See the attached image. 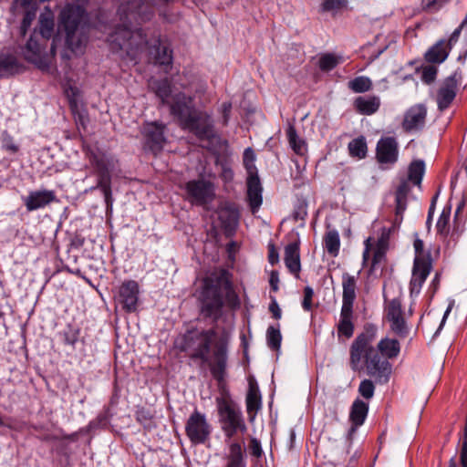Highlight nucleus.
<instances>
[{"label": "nucleus", "instance_id": "f704fd0d", "mask_svg": "<svg viewBox=\"0 0 467 467\" xmlns=\"http://www.w3.org/2000/svg\"><path fill=\"white\" fill-rule=\"evenodd\" d=\"M425 172V163L421 160L413 161L408 169V179L414 185H420Z\"/></svg>", "mask_w": 467, "mask_h": 467}, {"label": "nucleus", "instance_id": "ddd939ff", "mask_svg": "<svg viewBox=\"0 0 467 467\" xmlns=\"http://www.w3.org/2000/svg\"><path fill=\"white\" fill-rule=\"evenodd\" d=\"M462 73L454 71L441 84L436 96V101L440 111L447 109L454 100L458 86L461 84Z\"/></svg>", "mask_w": 467, "mask_h": 467}, {"label": "nucleus", "instance_id": "c756f323", "mask_svg": "<svg viewBox=\"0 0 467 467\" xmlns=\"http://www.w3.org/2000/svg\"><path fill=\"white\" fill-rule=\"evenodd\" d=\"M451 48L445 40H440L433 45L425 54V58L431 63H442L448 57Z\"/></svg>", "mask_w": 467, "mask_h": 467}, {"label": "nucleus", "instance_id": "393cba45", "mask_svg": "<svg viewBox=\"0 0 467 467\" xmlns=\"http://www.w3.org/2000/svg\"><path fill=\"white\" fill-rule=\"evenodd\" d=\"M23 66L15 55L0 54V78H7L22 71Z\"/></svg>", "mask_w": 467, "mask_h": 467}, {"label": "nucleus", "instance_id": "c03bdc74", "mask_svg": "<svg viewBox=\"0 0 467 467\" xmlns=\"http://www.w3.org/2000/svg\"><path fill=\"white\" fill-rule=\"evenodd\" d=\"M375 386L371 379H363L358 386V393L367 400H370L374 396Z\"/></svg>", "mask_w": 467, "mask_h": 467}, {"label": "nucleus", "instance_id": "aec40b11", "mask_svg": "<svg viewBox=\"0 0 467 467\" xmlns=\"http://www.w3.org/2000/svg\"><path fill=\"white\" fill-rule=\"evenodd\" d=\"M410 182L407 180H402L396 189L394 226H399L403 220V214L407 209L408 196L410 193Z\"/></svg>", "mask_w": 467, "mask_h": 467}, {"label": "nucleus", "instance_id": "b1692460", "mask_svg": "<svg viewBox=\"0 0 467 467\" xmlns=\"http://www.w3.org/2000/svg\"><path fill=\"white\" fill-rule=\"evenodd\" d=\"M245 402L250 420H253L255 413L261 408V393L256 381L253 379H249V389Z\"/></svg>", "mask_w": 467, "mask_h": 467}, {"label": "nucleus", "instance_id": "bb28decb", "mask_svg": "<svg viewBox=\"0 0 467 467\" xmlns=\"http://www.w3.org/2000/svg\"><path fill=\"white\" fill-rule=\"evenodd\" d=\"M148 85L150 89L161 99L162 105L168 103L171 94V83L169 78L156 79L151 78Z\"/></svg>", "mask_w": 467, "mask_h": 467}, {"label": "nucleus", "instance_id": "5fc2aeb1", "mask_svg": "<svg viewBox=\"0 0 467 467\" xmlns=\"http://www.w3.org/2000/svg\"><path fill=\"white\" fill-rule=\"evenodd\" d=\"M11 8L13 11H16L18 8L24 10L37 8V2L36 0H13Z\"/></svg>", "mask_w": 467, "mask_h": 467}, {"label": "nucleus", "instance_id": "dca6fc26", "mask_svg": "<svg viewBox=\"0 0 467 467\" xmlns=\"http://www.w3.org/2000/svg\"><path fill=\"white\" fill-rule=\"evenodd\" d=\"M399 143L394 137H382L376 146V160L379 164L393 165L398 161Z\"/></svg>", "mask_w": 467, "mask_h": 467}, {"label": "nucleus", "instance_id": "6e6d98bb", "mask_svg": "<svg viewBox=\"0 0 467 467\" xmlns=\"http://www.w3.org/2000/svg\"><path fill=\"white\" fill-rule=\"evenodd\" d=\"M228 459L244 461L243 449L239 442H232L230 444Z\"/></svg>", "mask_w": 467, "mask_h": 467}, {"label": "nucleus", "instance_id": "20e7f679", "mask_svg": "<svg viewBox=\"0 0 467 467\" xmlns=\"http://www.w3.org/2000/svg\"><path fill=\"white\" fill-rule=\"evenodd\" d=\"M170 112L176 119L180 128L192 133L199 140L215 138L213 119L207 111L198 109L193 99L179 92L172 97Z\"/></svg>", "mask_w": 467, "mask_h": 467}, {"label": "nucleus", "instance_id": "603ef678", "mask_svg": "<svg viewBox=\"0 0 467 467\" xmlns=\"http://www.w3.org/2000/svg\"><path fill=\"white\" fill-rule=\"evenodd\" d=\"M387 250L375 247L369 272L372 273L379 265L385 261Z\"/></svg>", "mask_w": 467, "mask_h": 467}, {"label": "nucleus", "instance_id": "f3484780", "mask_svg": "<svg viewBox=\"0 0 467 467\" xmlns=\"http://www.w3.org/2000/svg\"><path fill=\"white\" fill-rule=\"evenodd\" d=\"M57 201L56 192L47 189L31 191L26 197L23 198V202L27 212L43 209Z\"/></svg>", "mask_w": 467, "mask_h": 467}, {"label": "nucleus", "instance_id": "4c0bfd02", "mask_svg": "<svg viewBox=\"0 0 467 467\" xmlns=\"http://www.w3.org/2000/svg\"><path fill=\"white\" fill-rule=\"evenodd\" d=\"M244 166L247 172V178L259 177L255 166V154L251 148H246L243 156Z\"/></svg>", "mask_w": 467, "mask_h": 467}, {"label": "nucleus", "instance_id": "cd10ccee", "mask_svg": "<svg viewBox=\"0 0 467 467\" xmlns=\"http://www.w3.org/2000/svg\"><path fill=\"white\" fill-rule=\"evenodd\" d=\"M24 57L37 67H43L42 48L33 36L29 37L25 46Z\"/></svg>", "mask_w": 467, "mask_h": 467}, {"label": "nucleus", "instance_id": "09e8293b", "mask_svg": "<svg viewBox=\"0 0 467 467\" xmlns=\"http://www.w3.org/2000/svg\"><path fill=\"white\" fill-rule=\"evenodd\" d=\"M413 246L415 250L414 259H425L432 262L431 254L429 252L425 253L424 251V244L422 240H420V238H416Z\"/></svg>", "mask_w": 467, "mask_h": 467}, {"label": "nucleus", "instance_id": "4be33fe9", "mask_svg": "<svg viewBox=\"0 0 467 467\" xmlns=\"http://www.w3.org/2000/svg\"><path fill=\"white\" fill-rule=\"evenodd\" d=\"M246 184L247 201L252 213L254 214L259 210L263 202V188L259 177L247 178Z\"/></svg>", "mask_w": 467, "mask_h": 467}, {"label": "nucleus", "instance_id": "2f4dec72", "mask_svg": "<svg viewBox=\"0 0 467 467\" xmlns=\"http://www.w3.org/2000/svg\"><path fill=\"white\" fill-rule=\"evenodd\" d=\"M285 132L293 151L298 156H305L307 152V145L303 139L298 137L296 128L289 125Z\"/></svg>", "mask_w": 467, "mask_h": 467}, {"label": "nucleus", "instance_id": "de8ad7c7", "mask_svg": "<svg viewBox=\"0 0 467 467\" xmlns=\"http://www.w3.org/2000/svg\"><path fill=\"white\" fill-rule=\"evenodd\" d=\"M39 31L44 38L49 39L52 36L54 31L53 20L49 18H42L40 20Z\"/></svg>", "mask_w": 467, "mask_h": 467}, {"label": "nucleus", "instance_id": "e2e57ef3", "mask_svg": "<svg viewBox=\"0 0 467 467\" xmlns=\"http://www.w3.org/2000/svg\"><path fill=\"white\" fill-rule=\"evenodd\" d=\"M269 311L272 313V316L275 319L278 320L282 317V311L277 304L276 300L274 298L269 305Z\"/></svg>", "mask_w": 467, "mask_h": 467}, {"label": "nucleus", "instance_id": "a18cd8bd", "mask_svg": "<svg viewBox=\"0 0 467 467\" xmlns=\"http://www.w3.org/2000/svg\"><path fill=\"white\" fill-rule=\"evenodd\" d=\"M37 8H31L25 10L24 17L21 22L20 31L23 36L26 35L27 29L30 27L33 20L36 17Z\"/></svg>", "mask_w": 467, "mask_h": 467}, {"label": "nucleus", "instance_id": "ea45409f", "mask_svg": "<svg viewBox=\"0 0 467 467\" xmlns=\"http://www.w3.org/2000/svg\"><path fill=\"white\" fill-rule=\"evenodd\" d=\"M348 88L356 93H363L371 89L372 82L365 76H359L348 82Z\"/></svg>", "mask_w": 467, "mask_h": 467}, {"label": "nucleus", "instance_id": "6ab92c4d", "mask_svg": "<svg viewBox=\"0 0 467 467\" xmlns=\"http://www.w3.org/2000/svg\"><path fill=\"white\" fill-rule=\"evenodd\" d=\"M427 109L423 105H416L411 107L404 116L402 128L405 131L421 130L425 125Z\"/></svg>", "mask_w": 467, "mask_h": 467}, {"label": "nucleus", "instance_id": "4468645a", "mask_svg": "<svg viewBox=\"0 0 467 467\" xmlns=\"http://www.w3.org/2000/svg\"><path fill=\"white\" fill-rule=\"evenodd\" d=\"M140 285L135 280H125L119 286L116 301L127 313H133L138 308Z\"/></svg>", "mask_w": 467, "mask_h": 467}, {"label": "nucleus", "instance_id": "9d476101", "mask_svg": "<svg viewBox=\"0 0 467 467\" xmlns=\"http://www.w3.org/2000/svg\"><path fill=\"white\" fill-rule=\"evenodd\" d=\"M213 428L206 416L195 410L188 418L185 424V432L192 444H204L210 440Z\"/></svg>", "mask_w": 467, "mask_h": 467}, {"label": "nucleus", "instance_id": "a878e982", "mask_svg": "<svg viewBox=\"0 0 467 467\" xmlns=\"http://www.w3.org/2000/svg\"><path fill=\"white\" fill-rule=\"evenodd\" d=\"M355 109L361 115H372L380 107V99L377 96H360L354 100Z\"/></svg>", "mask_w": 467, "mask_h": 467}, {"label": "nucleus", "instance_id": "680f3d73", "mask_svg": "<svg viewBox=\"0 0 467 467\" xmlns=\"http://www.w3.org/2000/svg\"><path fill=\"white\" fill-rule=\"evenodd\" d=\"M250 451L251 453L255 457H260L262 455V447L260 441L255 439L252 438L250 441Z\"/></svg>", "mask_w": 467, "mask_h": 467}, {"label": "nucleus", "instance_id": "72a5a7b5", "mask_svg": "<svg viewBox=\"0 0 467 467\" xmlns=\"http://www.w3.org/2000/svg\"><path fill=\"white\" fill-rule=\"evenodd\" d=\"M324 247L331 256H337L340 248V238L337 230H329L326 233Z\"/></svg>", "mask_w": 467, "mask_h": 467}, {"label": "nucleus", "instance_id": "5701e85b", "mask_svg": "<svg viewBox=\"0 0 467 467\" xmlns=\"http://www.w3.org/2000/svg\"><path fill=\"white\" fill-rule=\"evenodd\" d=\"M368 412V404L367 402L359 399L354 400L349 413V420L352 423V426L348 431L349 435L354 433L357 431V429L364 423Z\"/></svg>", "mask_w": 467, "mask_h": 467}, {"label": "nucleus", "instance_id": "412c9836", "mask_svg": "<svg viewBox=\"0 0 467 467\" xmlns=\"http://www.w3.org/2000/svg\"><path fill=\"white\" fill-rule=\"evenodd\" d=\"M284 261L288 271L294 275L296 278H299L301 262L300 240L298 237L294 242H291L285 245Z\"/></svg>", "mask_w": 467, "mask_h": 467}, {"label": "nucleus", "instance_id": "423d86ee", "mask_svg": "<svg viewBox=\"0 0 467 467\" xmlns=\"http://www.w3.org/2000/svg\"><path fill=\"white\" fill-rule=\"evenodd\" d=\"M216 406L221 429L226 439H233L238 432L247 431L243 412L228 391L216 398Z\"/></svg>", "mask_w": 467, "mask_h": 467}, {"label": "nucleus", "instance_id": "052dcab7", "mask_svg": "<svg viewBox=\"0 0 467 467\" xmlns=\"http://www.w3.org/2000/svg\"><path fill=\"white\" fill-rule=\"evenodd\" d=\"M268 262L272 265L279 262V254L274 244H268Z\"/></svg>", "mask_w": 467, "mask_h": 467}, {"label": "nucleus", "instance_id": "9b49d317", "mask_svg": "<svg viewBox=\"0 0 467 467\" xmlns=\"http://www.w3.org/2000/svg\"><path fill=\"white\" fill-rule=\"evenodd\" d=\"M90 162L94 166L98 176V182L94 189H99L104 195L107 205H111V175L109 161L104 155L93 154Z\"/></svg>", "mask_w": 467, "mask_h": 467}, {"label": "nucleus", "instance_id": "8fccbe9b", "mask_svg": "<svg viewBox=\"0 0 467 467\" xmlns=\"http://www.w3.org/2000/svg\"><path fill=\"white\" fill-rule=\"evenodd\" d=\"M7 420L8 421L4 420V425L2 427H6L7 429L17 432L24 431L27 427V423L24 420H19L14 418H8Z\"/></svg>", "mask_w": 467, "mask_h": 467}, {"label": "nucleus", "instance_id": "0e129e2a", "mask_svg": "<svg viewBox=\"0 0 467 467\" xmlns=\"http://www.w3.org/2000/svg\"><path fill=\"white\" fill-rule=\"evenodd\" d=\"M269 283H270L271 289L274 292L278 291V289H279V287H278L279 275H278L277 271H272L271 272L270 278H269Z\"/></svg>", "mask_w": 467, "mask_h": 467}, {"label": "nucleus", "instance_id": "39448f33", "mask_svg": "<svg viewBox=\"0 0 467 467\" xmlns=\"http://www.w3.org/2000/svg\"><path fill=\"white\" fill-rule=\"evenodd\" d=\"M222 291L225 293L227 302L235 306L239 298L232 284V275L226 269H221L203 279L200 294L201 311L205 317L218 319L223 306Z\"/></svg>", "mask_w": 467, "mask_h": 467}, {"label": "nucleus", "instance_id": "7ed1b4c3", "mask_svg": "<svg viewBox=\"0 0 467 467\" xmlns=\"http://www.w3.org/2000/svg\"><path fill=\"white\" fill-rule=\"evenodd\" d=\"M375 337V329L368 328L354 339L349 348V366L353 371L365 368L376 383L385 384L389 380L392 366L374 348Z\"/></svg>", "mask_w": 467, "mask_h": 467}, {"label": "nucleus", "instance_id": "864d4df0", "mask_svg": "<svg viewBox=\"0 0 467 467\" xmlns=\"http://www.w3.org/2000/svg\"><path fill=\"white\" fill-rule=\"evenodd\" d=\"M313 296L314 290L310 286H306L304 288V298L302 301V307L305 311H310L313 306Z\"/></svg>", "mask_w": 467, "mask_h": 467}, {"label": "nucleus", "instance_id": "3c124183", "mask_svg": "<svg viewBox=\"0 0 467 467\" xmlns=\"http://www.w3.org/2000/svg\"><path fill=\"white\" fill-rule=\"evenodd\" d=\"M450 221V214L444 211L440 215L436 223L437 233L441 235H446L448 234V225Z\"/></svg>", "mask_w": 467, "mask_h": 467}, {"label": "nucleus", "instance_id": "a211bd4d", "mask_svg": "<svg viewBox=\"0 0 467 467\" xmlns=\"http://www.w3.org/2000/svg\"><path fill=\"white\" fill-rule=\"evenodd\" d=\"M432 268L431 261L423 259H414L412 267V276L410 283L411 295H419L421 287L430 275Z\"/></svg>", "mask_w": 467, "mask_h": 467}, {"label": "nucleus", "instance_id": "6e6552de", "mask_svg": "<svg viewBox=\"0 0 467 467\" xmlns=\"http://www.w3.org/2000/svg\"><path fill=\"white\" fill-rule=\"evenodd\" d=\"M84 16L83 6L75 4H67L60 13V24L66 32V45L73 52L81 51L87 40L79 32Z\"/></svg>", "mask_w": 467, "mask_h": 467}, {"label": "nucleus", "instance_id": "e433bc0d", "mask_svg": "<svg viewBox=\"0 0 467 467\" xmlns=\"http://www.w3.org/2000/svg\"><path fill=\"white\" fill-rule=\"evenodd\" d=\"M348 150L351 156L363 159L367 155L368 147L364 137H358L348 143Z\"/></svg>", "mask_w": 467, "mask_h": 467}, {"label": "nucleus", "instance_id": "69168bd1", "mask_svg": "<svg viewBox=\"0 0 467 467\" xmlns=\"http://www.w3.org/2000/svg\"><path fill=\"white\" fill-rule=\"evenodd\" d=\"M463 28L461 27L460 26L452 32V34L451 35L450 38L448 41H446V45H448V47H450V48L451 49V47L452 45H454L459 37H460V35H461V32Z\"/></svg>", "mask_w": 467, "mask_h": 467}, {"label": "nucleus", "instance_id": "7c9ffc66", "mask_svg": "<svg viewBox=\"0 0 467 467\" xmlns=\"http://www.w3.org/2000/svg\"><path fill=\"white\" fill-rule=\"evenodd\" d=\"M376 349L386 359L395 358L400 355V344L395 338L384 337L378 343Z\"/></svg>", "mask_w": 467, "mask_h": 467}, {"label": "nucleus", "instance_id": "0eeeda50", "mask_svg": "<svg viewBox=\"0 0 467 467\" xmlns=\"http://www.w3.org/2000/svg\"><path fill=\"white\" fill-rule=\"evenodd\" d=\"M342 306L339 315V320L337 325V337L340 339L350 338L355 330L353 322V306L356 299L357 279L348 273L342 275Z\"/></svg>", "mask_w": 467, "mask_h": 467}, {"label": "nucleus", "instance_id": "f8f14e48", "mask_svg": "<svg viewBox=\"0 0 467 467\" xmlns=\"http://www.w3.org/2000/svg\"><path fill=\"white\" fill-rule=\"evenodd\" d=\"M165 130L166 125L160 121L145 122L142 126L145 147L154 155L160 153L166 143Z\"/></svg>", "mask_w": 467, "mask_h": 467}, {"label": "nucleus", "instance_id": "f03ea898", "mask_svg": "<svg viewBox=\"0 0 467 467\" xmlns=\"http://www.w3.org/2000/svg\"><path fill=\"white\" fill-rule=\"evenodd\" d=\"M175 346L191 360L207 366L220 387L225 383L229 342L214 328L188 329L176 339Z\"/></svg>", "mask_w": 467, "mask_h": 467}, {"label": "nucleus", "instance_id": "2eb2a0df", "mask_svg": "<svg viewBox=\"0 0 467 467\" xmlns=\"http://www.w3.org/2000/svg\"><path fill=\"white\" fill-rule=\"evenodd\" d=\"M385 317L390 323V329L399 337H405L408 334V328L403 317L401 302L399 298H394L385 305Z\"/></svg>", "mask_w": 467, "mask_h": 467}, {"label": "nucleus", "instance_id": "473e14b6", "mask_svg": "<svg viewBox=\"0 0 467 467\" xmlns=\"http://www.w3.org/2000/svg\"><path fill=\"white\" fill-rule=\"evenodd\" d=\"M219 219L224 230L230 232L234 230L237 225L239 213L237 210L227 207L221 211Z\"/></svg>", "mask_w": 467, "mask_h": 467}, {"label": "nucleus", "instance_id": "774afa93", "mask_svg": "<svg viewBox=\"0 0 467 467\" xmlns=\"http://www.w3.org/2000/svg\"><path fill=\"white\" fill-rule=\"evenodd\" d=\"M226 467H245V464L242 460L228 459Z\"/></svg>", "mask_w": 467, "mask_h": 467}, {"label": "nucleus", "instance_id": "c85d7f7f", "mask_svg": "<svg viewBox=\"0 0 467 467\" xmlns=\"http://www.w3.org/2000/svg\"><path fill=\"white\" fill-rule=\"evenodd\" d=\"M153 47L155 64L165 67L164 70L168 72L172 64V50L169 47L161 46L160 38L154 41Z\"/></svg>", "mask_w": 467, "mask_h": 467}, {"label": "nucleus", "instance_id": "bf43d9fd", "mask_svg": "<svg viewBox=\"0 0 467 467\" xmlns=\"http://www.w3.org/2000/svg\"><path fill=\"white\" fill-rule=\"evenodd\" d=\"M345 4L346 0H324L322 7L325 11H334L340 9Z\"/></svg>", "mask_w": 467, "mask_h": 467}, {"label": "nucleus", "instance_id": "a19ab883", "mask_svg": "<svg viewBox=\"0 0 467 467\" xmlns=\"http://www.w3.org/2000/svg\"><path fill=\"white\" fill-rule=\"evenodd\" d=\"M338 65V58L331 53H326L320 56L318 67L320 70L328 72Z\"/></svg>", "mask_w": 467, "mask_h": 467}, {"label": "nucleus", "instance_id": "338daca9", "mask_svg": "<svg viewBox=\"0 0 467 467\" xmlns=\"http://www.w3.org/2000/svg\"><path fill=\"white\" fill-rule=\"evenodd\" d=\"M370 249H371L370 238H368L365 241V249L363 252V261L364 262H367L368 260Z\"/></svg>", "mask_w": 467, "mask_h": 467}, {"label": "nucleus", "instance_id": "58836bf2", "mask_svg": "<svg viewBox=\"0 0 467 467\" xmlns=\"http://www.w3.org/2000/svg\"><path fill=\"white\" fill-rule=\"evenodd\" d=\"M267 345L272 350L278 351L281 348L282 335L279 325L276 327L270 326L266 331Z\"/></svg>", "mask_w": 467, "mask_h": 467}, {"label": "nucleus", "instance_id": "13d9d810", "mask_svg": "<svg viewBox=\"0 0 467 467\" xmlns=\"http://www.w3.org/2000/svg\"><path fill=\"white\" fill-rule=\"evenodd\" d=\"M449 1L450 0H422V6L427 10L437 11Z\"/></svg>", "mask_w": 467, "mask_h": 467}, {"label": "nucleus", "instance_id": "49530a36", "mask_svg": "<svg viewBox=\"0 0 467 467\" xmlns=\"http://www.w3.org/2000/svg\"><path fill=\"white\" fill-rule=\"evenodd\" d=\"M438 69L435 66L428 65L422 67L421 79L426 84L432 83L437 77Z\"/></svg>", "mask_w": 467, "mask_h": 467}, {"label": "nucleus", "instance_id": "4d7b16f0", "mask_svg": "<svg viewBox=\"0 0 467 467\" xmlns=\"http://www.w3.org/2000/svg\"><path fill=\"white\" fill-rule=\"evenodd\" d=\"M390 232H391V228L384 227L382 229L381 234L376 244V247L388 250Z\"/></svg>", "mask_w": 467, "mask_h": 467}, {"label": "nucleus", "instance_id": "c9c22d12", "mask_svg": "<svg viewBox=\"0 0 467 467\" xmlns=\"http://www.w3.org/2000/svg\"><path fill=\"white\" fill-rule=\"evenodd\" d=\"M80 335V328L77 326L68 324L62 331L59 332V337L65 345L75 347L78 341Z\"/></svg>", "mask_w": 467, "mask_h": 467}, {"label": "nucleus", "instance_id": "f257e3e1", "mask_svg": "<svg viewBox=\"0 0 467 467\" xmlns=\"http://www.w3.org/2000/svg\"><path fill=\"white\" fill-rule=\"evenodd\" d=\"M172 0H129L120 4L118 16L120 24L109 34L108 41L114 53L124 51L130 61L137 63L140 55L147 48L148 40L140 25L151 19L154 9L165 6Z\"/></svg>", "mask_w": 467, "mask_h": 467}, {"label": "nucleus", "instance_id": "1a4fd4ad", "mask_svg": "<svg viewBox=\"0 0 467 467\" xmlns=\"http://www.w3.org/2000/svg\"><path fill=\"white\" fill-rule=\"evenodd\" d=\"M185 200L192 205L203 206L215 197L214 185L205 179H195L187 182L183 187Z\"/></svg>", "mask_w": 467, "mask_h": 467}, {"label": "nucleus", "instance_id": "79ce46f5", "mask_svg": "<svg viewBox=\"0 0 467 467\" xmlns=\"http://www.w3.org/2000/svg\"><path fill=\"white\" fill-rule=\"evenodd\" d=\"M135 418L146 429H150L153 426V415L150 410L144 407L136 410Z\"/></svg>", "mask_w": 467, "mask_h": 467}, {"label": "nucleus", "instance_id": "37998d69", "mask_svg": "<svg viewBox=\"0 0 467 467\" xmlns=\"http://www.w3.org/2000/svg\"><path fill=\"white\" fill-rule=\"evenodd\" d=\"M1 147L4 150L11 154H16L19 150V146L15 142L14 138L7 131H4L2 133Z\"/></svg>", "mask_w": 467, "mask_h": 467}]
</instances>
